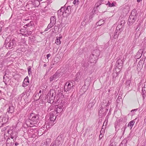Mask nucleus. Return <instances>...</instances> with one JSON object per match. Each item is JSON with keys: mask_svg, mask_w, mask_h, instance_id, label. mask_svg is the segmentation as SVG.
<instances>
[{"mask_svg": "<svg viewBox=\"0 0 146 146\" xmlns=\"http://www.w3.org/2000/svg\"><path fill=\"white\" fill-rule=\"evenodd\" d=\"M39 117L38 114L31 113L29 116V120L26 121V124L28 127L39 126L37 123L39 121Z\"/></svg>", "mask_w": 146, "mask_h": 146, "instance_id": "f257e3e1", "label": "nucleus"}, {"mask_svg": "<svg viewBox=\"0 0 146 146\" xmlns=\"http://www.w3.org/2000/svg\"><path fill=\"white\" fill-rule=\"evenodd\" d=\"M66 5L64 7H62L58 11V15H62L64 17H66L68 16L71 12V7L70 6H68L66 9Z\"/></svg>", "mask_w": 146, "mask_h": 146, "instance_id": "f03ea898", "label": "nucleus"}, {"mask_svg": "<svg viewBox=\"0 0 146 146\" xmlns=\"http://www.w3.org/2000/svg\"><path fill=\"white\" fill-rule=\"evenodd\" d=\"M54 112H53L51 113H50V117L48 119L49 122L47 123H46V124H48L47 125H46V124L44 125V126L46 125V129H48L50 127H51L54 124V122L56 118V115H54Z\"/></svg>", "mask_w": 146, "mask_h": 146, "instance_id": "7ed1b4c3", "label": "nucleus"}, {"mask_svg": "<svg viewBox=\"0 0 146 146\" xmlns=\"http://www.w3.org/2000/svg\"><path fill=\"white\" fill-rule=\"evenodd\" d=\"M8 39L6 38L4 44V45H5V47L6 48L9 49H11L16 46V42L15 39H13L12 40H10L9 42H8L9 40H7Z\"/></svg>", "mask_w": 146, "mask_h": 146, "instance_id": "20e7f679", "label": "nucleus"}, {"mask_svg": "<svg viewBox=\"0 0 146 146\" xmlns=\"http://www.w3.org/2000/svg\"><path fill=\"white\" fill-rule=\"evenodd\" d=\"M126 56L125 55L120 57L118 60L117 61L116 65L119 69L122 68L123 62L125 60Z\"/></svg>", "mask_w": 146, "mask_h": 146, "instance_id": "39448f33", "label": "nucleus"}, {"mask_svg": "<svg viewBox=\"0 0 146 146\" xmlns=\"http://www.w3.org/2000/svg\"><path fill=\"white\" fill-rule=\"evenodd\" d=\"M73 85L69 82H67L64 87V92L68 93L71 92L73 89Z\"/></svg>", "mask_w": 146, "mask_h": 146, "instance_id": "423d86ee", "label": "nucleus"}, {"mask_svg": "<svg viewBox=\"0 0 146 146\" xmlns=\"http://www.w3.org/2000/svg\"><path fill=\"white\" fill-rule=\"evenodd\" d=\"M55 92L54 90H52L48 93L47 98L48 99V102L50 103H52L55 101V97L54 96V93Z\"/></svg>", "mask_w": 146, "mask_h": 146, "instance_id": "0eeeda50", "label": "nucleus"}, {"mask_svg": "<svg viewBox=\"0 0 146 146\" xmlns=\"http://www.w3.org/2000/svg\"><path fill=\"white\" fill-rule=\"evenodd\" d=\"M123 28L120 27V26L117 25L116 28V29L114 33L113 38H117L119 33L123 31Z\"/></svg>", "mask_w": 146, "mask_h": 146, "instance_id": "6e6552de", "label": "nucleus"}, {"mask_svg": "<svg viewBox=\"0 0 146 146\" xmlns=\"http://www.w3.org/2000/svg\"><path fill=\"white\" fill-rule=\"evenodd\" d=\"M100 51L98 50H94L93 52V54L91 55V57L92 58V57H94V56H95L94 60L92 61V62H96V60L98 58V57L100 56Z\"/></svg>", "mask_w": 146, "mask_h": 146, "instance_id": "1a4fd4ad", "label": "nucleus"}, {"mask_svg": "<svg viewBox=\"0 0 146 146\" xmlns=\"http://www.w3.org/2000/svg\"><path fill=\"white\" fill-rule=\"evenodd\" d=\"M137 17V16L130 15L128 19V24L129 26L131 25L135 21Z\"/></svg>", "mask_w": 146, "mask_h": 146, "instance_id": "9d476101", "label": "nucleus"}, {"mask_svg": "<svg viewBox=\"0 0 146 146\" xmlns=\"http://www.w3.org/2000/svg\"><path fill=\"white\" fill-rule=\"evenodd\" d=\"M141 26V24L139 23L137 26V27L135 29L137 31V32L135 33V37L138 38L141 34V32L140 31V27Z\"/></svg>", "mask_w": 146, "mask_h": 146, "instance_id": "9b49d317", "label": "nucleus"}, {"mask_svg": "<svg viewBox=\"0 0 146 146\" xmlns=\"http://www.w3.org/2000/svg\"><path fill=\"white\" fill-rule=\"evenodd\" d=\"M58 72H56L53 76H51L49 78L50 81V82L53 81V80H55L56 79L59 77L60 75Z\"/></svg>", "mask_w": 146, "mask_h": 146, "instance_id": "f8f14e48", "label": "nucleus"}, {"mask_svg": "<svg viewBox=\"0 0 146 146\" xmlns=\"http://www.w3.org/2000/svg\"><path fill=\"white\" fill-rule=\"evenodd\" d=\"M110 103L111 102H110L109 99L107 98L106 99L103 101L102 106L105 108L106 106H109Z\"/></svg>", "mask_w": 146, "mask_h": 146, "instance_id": "ddd939ff", "label": "nucleus"}, {"mask_svg": "<svg viewBox=\"0 0 146 146\" xmlns=\"http://www.w3.org/2000/svg\"><path fill=\"white\" fill-rule=\"evenodd\" d=\"M63 108L62 104L58 105L56 109V112L58 113H61L62 111Z\"/></svg>", "mask_w": 146, "mask_h": 146, "instance_id": "4468645a", "label": "nucleus"}, {"mask_svg": "<svg viewBox=\"0 0 146 146\" xmlns=\"http://www.w3.org/2000/svg\"><path fill=\"white\" fill-rule=\"evenodd\" d=\"M29 80L28 76L26 77L24 79L23 82V86H26L28 85L29 84Z\"/></svg>", "mask_w": 146, "mask_h": 146, "instance_id": "2eb2a0df", "label": "nucleus"}, {"mask_svg": "<svg viewBox=\"0 0 146 146\" xmlns=\"http://www.w3.org/2000/svg\"><path fill=\"white\" fill-rule=\"evenodd\" d=\"M105 2L106 1H104L103 0H100L98 1L95 4V6L96 7V8H97L102 4H105Z\"/></svg>", "mask_w": 146, "mask_h": 146, "instance_id": "dca6fc26", "label": "nucleus"}, {"mask_svg": "<svg viewBox=\"0 0 146 146\" xmlns=\"http://www.w3.org/2000/svg\"><path fill=\"white\" fill-rule=\"evenodd\" d=\"M90 62L83 61L82 62V67L86 68L89 66Z\"/></svg>", "mask_w": 146, "mask_h": 146, "instance_id": "f3484780", "label": "nucleus"}, {"mask_svg": "<svg viewBox=\"0 0 146 146\" xmlns=\"http://www.w3.org/2000/svg\"><path fill=\"white\" fill-rule=\"evenodd\" d=\"M143 51L142 49H140L139 50L137 53L136 55L135 56V58L137 59H139L141 58L142 55L141 53Z\"/></svg>", "mask_w": 146, "mask_h": 146, "instance_id": "a211bd4d", "label": "nucleus"}, {"mask_svg": "<svg viewBox=\"0 0 146 146\" xmlns=\"http://www.w3.org/2000/svg\"><path fill=\"white\" fill-rule=\"evenodd\" d=\"M131 83V81L130 80H127L125 84V87L127 90H129V88L130 87Z\"/></svg>", "mask_w": 146, "mask_h": 146, "instance_id": "6ab92c4d", "label": "nucleus"}, {"mask_svg": "<svg viewBox=\"0 0 146 146\" xmlns=\"http://www.w3.org/2000/svg\"><path fill=\"white\" fill-rule=\"evenodd\" d=\"M105 4L108 5L109 7H112L115 6V4H116L115 2H113L111 4L109 1H108V2H105Z\"/></svg>", "mask_w": 146, "mask_h": 146, "instance_id": "aec40b11", "label": "nucleus"}, {"mask_svg": "<svg viewBox=\"0 0 146 146\" xmlns=\"http://www.w3.org/2000/svg\"><path fill=\"white\" fill-rule=\"evenodd\" d=\"M56 21V17L55 16H52L50 19V23L55 25Z\"/></svg>", "mask_w": 146, "mask_h": 146, "instance_id": "412c9836", "label": "nucleus"}, {"mask_svg": "<svg viewBox=\"0 0 146 146\" xmlns=\"http://www.w3.org/2000/svg\"><path fill=\"white\" fill-rule=\"evenodd\" d=\"M81 77V73L80 72H78L76 75V78L75 80L78 81L80 79Z\"/></svg>", "mask_w": 146, "mask_h": 146, "instance_id": "4be33fe9", "label": "nucleus"}, {"mask_svg": "<svg viewBox=\"0 0 146 146\" xmlns=\"http://www.w3.org/2000/svg\"><path fill=\"white\" fill-rule=\"evenodd\" d=\"M95 103V101L94 100L93 101L89 103L88 106V108L90 110H92V109L93 107L94 106Z\"/></svg>", "mask_w": 146, "mask_h": 146, "instance_id": "5701e85b", "label": "nucleus"}, {"mask_svg": "<svg viewBox=\"0 0 146 146\" xmlns=\"http://www.w3.org/2000/svg\"><path fill=\"white\" fill-rule=\"evenodd\" d=\"M8 133L11 135V139H13L14 138L16 137V136L15 135H13V131L11 129V128H10V129L8 131Z\"/></svg>", "mask_w": 146, "mask_h": 146, "instance_id": "b1692460", "label": "nucleus"}, {"mask_svg": "<svg viewBox=\"0 0 146 146\" xmlns=\"http://www.w3.org/2000/svg\"><path fill=\"white\" fill-rule=\"evenodd\" d=\"M62 38V37H56L55 40V43L57 44H60L61 43L60 39Z\"/></svg>", "mask_w": 146, "mask_h": 146, "instance_id": "393cba45", "label": "nucleus"}, {"mask_svg": "<svg viewBox=\"0 0 146 146\" xmlns=\"http://www.w3.org/2000/svg\"><path fill=\"white\" fill-rule=\"evenodd\" d=\"M39 0H34L33 4L35 7H37L39 5L40 3Z\"/></svg>", "mask_w": 146, "mask_h": 146, "instance_id": "a878e982", "label": "nucleus"}, {"mask_svg": "<svg viewBox=\"0 0 146 146\" xmlns=\"http://www.w3.org/2000/svg\"><path fill=\"white\" fill-rule=\"evenodd\" d=\"M115 143L113 139H111L110 141V144L109 146H115Z\"/></svg>", "mask_w": 146, "mask_h": 146, "instance_id": "bb28decb", "label": "nucleus"}, {"mask_svg": "<svg viewBox=\"0 0 146 146\" xmlns=\"http://www.w3.org/2000/svg\"><path fill=\"white\" fill-rule=\"evenodd\" d=\"M135 123V121L134 120H132L130 121L128 125V127H130V129L132 128V127L133 126Z\"/></svg>", "mask_w": 146, "mask_h": 146, "instance_id": "cd10ccee", "label": "nucleus"}, {"mask_svg": "<svg viewBox=\"0 0 146 146\" xmlns=\"http://www.w3.org/2000/svg\"><path fill=\"white\" fill-rule=\"evenodd\" d=\"M14 108L13 106H9L8 110V112L9 113H12L14 111Z\"/></svg>", "mask_w": 146, "mask_h": 146, "instance_id": "c85d7f7f", "label": "nucleus"}, {"mask_svg": "<svg viewBox=\"0 0 146 146\" xmlns=\"http://www.w3.org/2000/svg\"><path fill=\"white\" fill-rule=\"evenodd\" d=\"M26 42V40L25 38H21L20 42H19V44L20 45H23L25 44Z\"/></svg>", "mask_w": 146, "mask_h": 146, "instance_id": "c756f323", "label": "nucleus"}, {"mask_svg": "<svg viewBox=\"0 0 146 146\" xmlns=\"http://www.w3.org/2000/svg\"><path fill=\"white\" fill-rule=\"evenodd\" d=\"M33 87L32 86H29V90L26 93V95L28 94V95L29 96V94H30V92L33 90Z\"/></svg>", "mask_w": 146, "mask_h": 146, "instance_id": "7c9ffc66", "label": "nucleus"}, {"mask_svg": "<svg viewBox=\"0 0 146 146\" xmlns=\"http://www.w3.org/2000/svg\"><path fill=\"white\" fill-rule=\"evenodd\" d=\"M31 68V66H29L27 68L28 74L30 76L32 74Z\"/></svg>", "mask_w": 146, "mask_h": 146, "instance_id": "2f4dec72", "label": "nucleus"}, {"mask_svg": "<svg viewBox=\"0 0 146 146\" xmlns=\"http://www.w3.org/2000/svg\"><path fill=\"white\" fill-rule=\"evenodd\" d=\"M104 23V21L103 20H100L98 23H97L96 24L98 26H101Z\"/></svg>", "mask_w": 146, "mask_h": 146, "instance_id": "473e14b6", "label": "nucleus"}, {"mask_svg": "<svg viewBox=\"0 0 146 146\" xmlns=\"http://www.w3.org/2000/svg\"><path fill=\"white\" fill-rule=\"evenodd\" d=\"M27 33H21V34L22 35H24V36H28V35H31L32 33V32L31 31H27Z\"/></svg>", "mask_w": 146, "mask_h": 146, "instance_id": "72a5a7b5", "label": "nucleus"}, {"mask_svg": "<svg viewBox=\"0 0 146 146\" xmlns=\"http://www.w3.org/2000/svg\"><path fill=\"white\" fill-rule=\"evenodd\" d=\"M136 11L135 9L133 10L131 12V14L130 15H132L133 16H137L136 15Z\"/></svg>", "mask_w": 146, "mask_h": 146, "instance_id": "f704fd0d", "label": "nucleus"}, {"mask_svg": "<svg viewBox=\"0 0 146 146\" xmlns=\"http://www.w3.org/2000/svg\"><path fill=\"white\" fill-rule=\"evenodd\" d=\"M104 107L102 106L100 108V110L98 112L99 114L100 115V114L102 113L103 111V110L104 109Z\"/></svg>", "mask_w": 146, "mask_h": 146, "instance_id": "c9c22d12", "label": "nucleus"}, {"mask_svg": "<svg viewBox=\"0 0 146 146\" xmlns=\"http://www.w3.org/2000/svg\"><path fill=\"white\" fill-rule=\"evenodd\" d=\"M142 91L143 93V91L144 90L145 91V88L146 89V82H145L144 83V84L143 85H142Z\"/></svg>", "mask_w": 146, "mask_h": 146, "instance_id": "e433bc0d", "label": "nucleus"}, {"mask_svg": "<svg viewBox=\"0 0 146 146\" xmlns=\"http://www.w3.org/2000/svg\"><path fill=\"white\" fill-rule=\"evenodd\" d=\"M115 130H118L119 128V124H115Z\"/></svg>", "mask_w": 146, "mask_h": 146, "instance_id": "4c0bfd02", "label": "nucleus"}, {"mask_svg": "<svg viewBox=\"0 0 146 146\" xmlns=\"http://www.w3.org/2000/svg\"><path fill=\"white\" fill-rule=\"evenodd\" d=\"M124 21L123 20L121 21L120 25H118L120 26V27H122H122H123V25H124Z\"/></svg>", "mask_w": 146, "mask_h": 146, "instance_id": "58836bf2", "label": "nucleus"}, {"mask_svg": "<svg viewBox=\"0 0 146 146\" xmlns=\"http://www.w3.org/2000/svg\"><path fill=\"white\" fill-rule=\"evenodd\" d=\"M54 25V24H52V23H50L48 25L47 27H48V28L50 29L52 28Z\"/></svg>", "mask_w": 146, "mask_h": 146, "instance_id": "ea45409f", "label": "nucleus"}, {"mask_svg": "<svg viewBox=\"0 0 146 146\" xmlns=\"http://www.w3.org/2000/svg\"><path fill=\"white\" fill-rule=\"evenodd\" d=\"M78 0H74L73 2V3L75 5H77L78 4Z\"/></svg>", "mask_w": 146, "mask_h": 146, "instance_id": "a19ab883", "label": "nucleus"}, {"mask_svg": "<svg viewBox=\"0 0 146 146\" xmlns=\"http://www.w3.org/2000/svg\"><path fill=\"white\" fill-rule=\"evenodd\" d=\"M58 96H60L59 97V98H63L64 97V96L62 95V92H60L58 94Z\"/></svg>", "mask_w": 146, "mask_h": 146, "instance_id": "79ce46f5", "label": "nucleus"}, {"mask_svg": "<svg viewBox=\"0 0 146 146\" xmlns=\"http://www.w3.org/2000/svg\"><path fill=\"white\" fill-rule=\"evenodd\" d=\"M94 57H95V56H94V57H92V58H91V55H90V62H92V61L93 60H94ZM94 62H93V63Z\"/></svg>", "mask_w": 146, "mask_h": 146, "instance_id": "37998d69", "label": "nucleus"}, {"mask_svg": "<svg viewBox=\"0 0 146 146\" xmlns=\"http://www.w3.org/2000/svg\"><path fill=\"white\" fill-rule=\"evenodd\" d=\"M20 31L21 32V33H25V32L27 31V30L22 29L20 30Z\"/></svg>", "mask_w": 146, "mask_h": 146, "instance_id": "c03bdc74", "label": "nucleus"}, {"mask_svg": "<svg viewBox=\"0 0 146 146\" xmlns=\"http://www.w3.org/2000/svg\"><path fill=\"white\" fill-rule=\"evenodd\" d=\"M126 128V126H125L121 128V131H123V134L124 133L125 129Z\"/></svg>", "mask_w": 146, "mask_h": 146, "instance_id": "a18cd8bd", "label": "nucleus"}, {"mask_svg": "<svg viewBox=\"0 0 146 146\" xmlns=\"http://www.w3.org/2000/svg\"><path fill=\"white\" fill-rule=\"evenodd\" d=\"M40 146H48V145L47 144V142H44V143H42Z\"/></svg>", "mask_w": 146, "mask_h": 146, "instance_id": "49530a36", "label": "nucleus"}, {"mask_svg": "<svg viewBox=\"0 0 146 146\" xmlns=\"http://www.w3.org/2000/svg\"><path fill=\"white\" fill-rule=\"evenodd\" d=\"M102 130L101 129V131H100V135H99V138L100 139H102V137H103V134H102Z\"/></svg>", "mask_w": 146, "mask_h": 146, "instance_id": "de8ad7c7", "label": "nucleus"}, {"mask_svg": "<svg viewBox=\"0 0 146 146\" xmlns=\"http://www.w3.org/2000/svg\"><path fill=\"white\" fill-rule=\"evenodd\" d=\"M126 146V143H123V141L121 142V144H120L119 146Z\"/></svg>", "mask_w": 146, "mask_h": 146, "instance_id": "09e8293b", "label": "nucleus"}, {"mask_svg": "<svg viewBox=\"0 0 146 146\" xmlns=\"http://www.w3.org/2000/svg\"><path fill=\"white\" fill-rule=\"evenodd\" d=\"M41 96V94H40L39 93H37V94H36V95L35 96L36 97H36L38 96L39 98H40Z\"/></svg>", "mask_w": 146, "mask_h": 146, "instance_id": "8fccbe9b", "label": "nucleus"}, {"mask_svg": "<svg viewBox=\"0 0 146 146\" xmlns=\"http://www.w3.org/2000/svg\"><path fill=\"white\" fill-rule=\"evenodd\" d=\"M31 23H29L28 24H27L26 25H25L24 26V27H25V26H26L27 27H29L31 26Z\"/></svg>", "mask_w": 146, "mask_h": 146, "instance_id": "3c124183", "label": "nucleus"}, {"mask_svg": "<svg viewBox=\"0 0 146 146\" xmlns=\"http://www.w3.org/2000/svg\"><path fill=\"white\" fill-rule=\"evenodd\" d=\"M25 94L26 92H23L20 95V96L22 98L24 96H25Z\"/></svg>", "mask_w": 146, "mask_h": 146, "instance_id": "603ef678", "label": "nucleus"}, {"mask_svg": "<svg viewBox=\"0 0 146 146\" xmlns=\"http://www.w3.org/2000/svg\"><path fill=\"white\" fill-rule=\"evenodd\" d=\"M108 117H107V116L106 117L105 120V121L104 122V123L105 122H106V123L108 122Z\"/></svg>", "mask_w": 146, "mask_h": 146, "instance_id": "864d4df0", "label": "nucleus"}, {"mask_svg": "<svg viewBox=\"0 0 146 146\" xmlns=\"http://www.w3.org/2000/svg\"><path fill=\"white\" fill-rule=\"evenodd\" d=\"M50 146H56V145L55 143H51Z\"/></svg>", "mask_w": 146, "mask_h": 146, "instance_id": "5fc2aeb1", "label": "nucleus"}, {"mask_svg": "<svg viewBox=\"0 0 146 146\" xmlns=\"http://www.w3.org/2000/svg\"><path fill=\"white\" fill-rule=\"evenodd\" d=\"M51 56V54H48L46 55V57L47 59H48V58Z\"/></svg>", "mask_w": 146, "mask_h": 146, "instance_id": "6e6d98bb", "label": "nucleus"}, {"mask_svg": "<svg viewBox=\"0 0 146 146\" xmlns=\"http://www.w3.org/2000/svg\"><path fill=\"white\" fill-rule=\"evenodd\" d=\"M137 110H138L137 109H134L133 110H131V112H132L133 111H137Z\"/></svg>", "mask_w": 146, "mask_h": 146, "instance_id": "4d7b16f0", "label": "nucleus"}, {"mask_svg": "<svg viewBox=\"0 0 146 146\" xmlns=\"http://www.w3.org/2000/svg\"><path fill=\"white\" fill-rule=\"evenodd\" d=\"M49 29H50L49 28H48V27H47V28L45 29L44 31L46 32Z\"/></svg>", "mask_w": 146, "mask_h": 146, "instance_id": "13d9d810", "label": "nucleus"}, {"mask_svg": "<svg viewBox=\"0 0 146 146\" xmlns=\"http://www.w3.org/2000/svg\"><path fill=\"white\" fill-rule=\"evenodd\" d=\"M15 146H17V145H18L19 144L17 142H15Z\"/></svg>", "mask_w": 146, "mask_h": 146, "instance_id": "bf43d9fd", "label": "nucleus"}, {"mask_svg": "<svg viewBox=\"0 0 146 146\" xmlns=\"http://www.w3.org/2000/svg\"><path fill=\"white\" fill-rule=\"evenodd\" d=\"M141 64H142V63L140 61L139 62H138V64H137V66H138V65H139L140 64H141Z\"/></svg>", "mask_w": 146, "mask_h": 146, "instance_id": "052dcab7", "label": "nucleus"}, {"mask_svg": "<svg viewBox=\"0 0 146 146\" xmlns=\"http://www.w3.org/2000/svg\"><path fill=\"white\" fill-rule=\"evenodd\" d=\"M46 66L47 65L46 64H44L43 65L44 67H46Z\"/></svg>", "mask_w": 146, "mask_h": 146, "instance_id": "680f3d73", "label": "nucleus"}, {"mask_svg": "<svg viewBox=\"0 0 146 146\" xmlns=\"http://www.w3.org/2000/svg\"><path fill=\"white\" fill-rule=\"evenodd\" d=\"M142 0H137V2L139 3L140 2V1H141Z\"/></svg>", "mask_w": 146, "mask_h": 146, "instance_id": "e2e57ef3", "label": "nucleus"}, {"mask_svg": "<svg viewBox=\"0 0 146 146\" xmlns=\"http://www.w3.org/2000/svg\"><path fill=\"white\" fill-rule=\"evenodd\" d=\"M42 92V91L41 90H40L39 91V93H40V94H41V93Z\"/></svg>", "mask_w": 146, "mask_h": 146, "instance_id": "0e129e2a", "label": "nucleus"}, {"mask_svg": "<svg viewBox=\"0 0 146 146\" xmlns=\"http://www.w3.org/2000/svg\"><path fill=\"white\" fill-rule=\"evenodd\" d=\"M6 129V128L5 127L3 128L2 130V131L3 130V131H4Z\"/></svg>", "mask_w": 146, "mask_h": 146, "instance_id": "69168bd1", "label": "nucleus"}, {"mask_svg": "<svg viewBox=\"0 0 146 146\" xmlns=\"http://www.w3.org/2000/svg\"><path fill=\"white\" fill-rule=\"evenodd\" d=\"M108 110V109H106V111H107Z\"/></svg>", "mask_w": 146, "mask_h": 146, "instance_id": "338daca9", "label": "nucleus"}, {"mask_svg": "<svg viewBox=\"0 0 146 146\" xmlns=\"http://www.w3.org/2000/svg\"><path fill=\"white\" fill-rule=\"evenodd\" d=\"M103 133H104V131H103L102 130V134H103Z\"/></svg>", "mask_w": 146, "mask_h": 146, "instance_id": "774afa93", "label": "nucleus"}]
</instances>
